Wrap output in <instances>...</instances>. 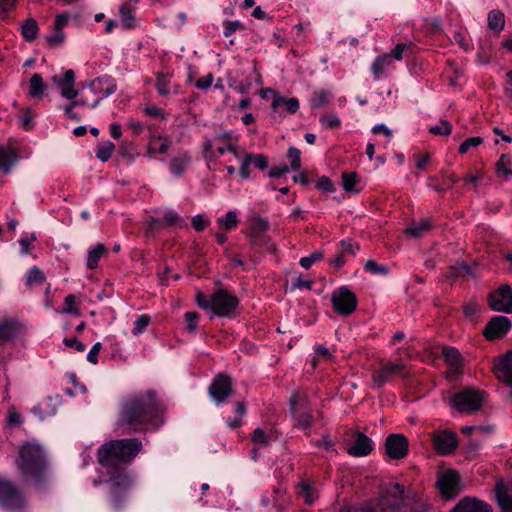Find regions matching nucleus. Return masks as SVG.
Masks as SVG:
<instances>
[{
  "instance_id": "1",
  "label": "nucleus",
  "mask_w": 512,
  "mask_h": 512,
  "mask_svg": "<svg viewBox=\"0 0 512 512\" xmlns=\"http://www.w3.org/2000/svg\"><path fill=\"white\" fill-rule=\"evenodd\" d=\"M164 411L156 390L133 392L120 402L115 429L121 435L155 431L163 424Z\"/></svg>"
},
{
  "instance_id": "2",
  "label": "nucleus",
  "mask_w": 512,
  "mask_h": 512,
  "mask_svg": "<svg viewBox=\"0 0 512 512\" xmlns=\"http://www.w3.org/2000/svg\"><path fill=\"white\" fill-rule=\"evenodd\" d=\"M142 449L138 438L110 440L99 447L97 457L104 468L115 469L119 464H130Z\"/></svg>"
},
{
  "instance_id": "3",
  "label": "nucleus",
  "mask_w": 512,
  "mask_h": 512,
  "mask_svg": "<svg viewBox=\"0 0 512 512\" xmlns=\"http://www.w3.org/2000/svg\"><path fill=\"white\" fill-rule=\"evenodd\" d=\"M16 465L23 477L41 482L48 469L45 449L37 442H25L18 448Z\"/></svg>"
},
{
  "instance_id": "4",
  "label": "nucleus",
  "mask_w": 512,
  "mask_h": 512,
  "mask_svg": "<svg viewBox=\"0 0 512 512\" xmlns=\"http://www.w3.org/2000/svg\"><path fill=\"white\" fill-rule=\"evenodd\" d=\"M386 508L391 512H427L428 505L403 484L391 481L386 484Z\"/></svg>"
},
{
  "instance_id": "5",
  "label": "nucleus",
  "mask_w": 512,
  "mask_h": 512,
  "mask_svg": "<svg viewBox=\"0 0 512 512\" xmlns=\"http://www.w3.org/2000/svg\"><path fill=\"white\" fill-rule=\"evenodd\" d=\"M197 305L205 310H212L213 314L219 317H232L239 304V299L226 289L216 290L210 297L202 292L196 294Z\"/></svg>"
},
{
  "instance_id": "6",
  "label": "nucleus",
  "mask_w": 512,
  "mask_h": 512,
  "mask_svg": "<svg viewBox=\"0 0 512 512\" xmlns=\"http://www.w3.org/2000/svg\"><path fill=\"white\" fill-rule=\"evenodd\" d=\"M484 395V392L468 387L456 393L450 405L460 413H473L481 409Z\"/></svg>"
},
{
  "instance_id": "7",
  "label": "nucleus",
  "mask_w": 512,
  "mask_h": 512,
  "mask_svg": "<svg viewBox=\"0 0 512 512\" xmlns=\"http://www.w3.org/2000/svg\"><path fill=\"white\" fill-rule=\"evenodd\" d=\"M0 504L10 510L21 509L25 499L21 490L10 480L0 478Z\"/></svg>"
},
{
  "instance_id": "8",
  "label": "nucleus",
  "mask_w": 512,
  "mask_h": 512,
  "mask_svg": "<svg viewBox=\"0 0 512 512\" xmlns=\"http://www.w3.org/2000/svg\"><path fill=\"white\" fill-rule=\"evenodd\" d=\"M208 393L216 405H222L233 395V380L225 373L218 374L211 382Z\"/></svg>"
},
{
  "instance_id": "9",
  "label": "nucleus",
  "mask_w": 512,
  "mask_h": 512,
  "mask_svg": "<svg viewBox=\"0 0 512 512\" xmlns=\"http://www.w3.org/2000/svg\"><path fill=\"white\" fill-rule=\"evenodd\" d=\"M110 486V501L114 510L121 509L131 486V479L127 473H119L109 480Z\"/></svg>"
},
{
  "instance_id": "10",
  "label": "nucleus",
  "mask_w": 512,
  "mask_h": 512,
  "mask_svg": "<svg viewBox=\"0 0 512 512\" xmlns=\"http://www.w3.org/2000/svg\"><path fill=\"white\" fill-rule=\"evenodd\" d=\"M331 302L335 312L343 316L350 315L357 307L356 295L346 286L333 291Z\"/></svg>"
},
{
  "instance_id": "11",
  "label": "nucleus",
  "mask_w": 512,
  "mask_h": 512,
  "mask_svg": "<svg viewBox=\"0 0 512 512\" xmlns=\"http://www.w3.org/2000/svg\"><path fill=\"white\" fill-rule=\"evenodd\" d=\"M90 92L95 96L92 100L91 108L98 106L100 101L117 90L115 81L107 75L98 77L88 84Z\"/></svg>"
},
{
  "instance_id": "12",
  "label": "nucleus",
  "mask_w": 512,
  "mask_h": 512,
  "mask_svg": "<svg viewBox=\"0 0 512 512\" xmlns=\"http://www.w3.org/2000/svg\"><path fill=\"white\" fill-rule=\"evenodd\" d=\"M460 475L455 470L443 472L437 480V487L443 498L449 500L455 498L461 491Z\"/></svg>"
},
{
  "instance_id": "13",
  "label": "nucleus",
  "mask_w": 512,
  "mask_h": 512,
  "mask_svg": "<svg viewBox=\"0 0 512 512\" xmlns=\"http://www.w3.org/2000/svg\"><path fill=\"white\" fill-rule=\"evenodd\" d=\"M409 454V440L402 433H392L386 437V456L392 460H402Z\"/></svg>"
},
{
  "instance_id": "14",
  "label": "nucleus",
  "mask_w": 512,
  "mask_h": 512,
  "mask_svg": "<svg viewBox=\"0 0 512 512\" xmlns=\"http://www.w3.org/2000/svg\"><path fill=\"white\" fill-rule=\"evenodd\" d=\"M489 306L498 312L512 313V289L508 284L501 285L488 296Z\"/></svg>"
},
{
  "instance_id": "15",
  "label": "nucleus",
  "mask_w": 512,
  "mask_h": 512,
  "mask_svg": "<svg viewBox=\"0 0 512 512\" xmlns=\"http://www.w3.org/2000/svg\"><path fill=\"white\" fill-rule=\"evenodd\" d=\"M512 322L506 316H494L483 329L484 337L489 340L503 338L511 329Z\"/></svg>"
},
{
  "instance_id": "16",
  "label": "nucleus",
  "mask_w": 512,
  "mask_h": 512,
  "mask_svg": "<svg viewBox=\"0 0 512 512\" xmlns=\"http://www.w3.org/2000/svg\"><path fill=\"white\" fill-rule=\"evenodd\" d=\"M493 371L499 381L512 386V350L495 360Z\"/></svg>"
},
{
  "instance_id": "17",
  "label": "nucleus",
  "mask_w": 512,
  "mask_h": 512,
  "mask_svg": "<svg viewBox=\"0 0 512 512\" xmlns=\"http://www.w3.org/2000/svg\"><path fill=\"white\" fill-rule=\"evenodd\" d=\"M22 332V324L15 318L0 320V347L14 341Z\"/></svg>"
},
{
  "instance_id": "18",
  "label": "nucleus",
  "mask_w": 512,
  "mask_h": 512,
  "mask_svg": "<svg viewBox=\"0 0 512 512\" xmlns=\"http://www.w3.org/2000/svg\"><path fill=\"white\" fill-rule=\"evenodd\" d=\"M52 81L61 89V95L69 100L77 97L78 91L74 88L75 73L73 70H66L63 76L54 75Z\"/></svg>"
},
{
  "instance_id": "19",
  "label": "nucleus",
  "mask_w": 512,
  "mask_h": 512,
  "mask_svg": "<svg viewBox=\"0 0 512 512\" xmlns=\"http://www.w3.org/2000/svg\"><path fill=\"white\" fill-rule=\"evenodd\" d=\"M450 512H492V508L482 500L465 497Z\"/></svg>"
},
{
  "instance_id": "20",
  "label": "nucleus",
  "mask_w": 512,
  "mask_h": 512,
  "mask_svg": "<svg viewBox=\"0 0 512 512\" xmlns=\"http://www.w3.org/2000/svg\"><path fill=\"white\" fill-rule=\"evenodd\" d=\"M372 449L371 439L363 433H359L356 439L347 447V452L351 456L362 457L368 455Z\"/></svg>"
},
{
  "instance_id": "21",
  "label": "nucleus",
  "mask_w": 512,
  "mask_h": 512,
  "mask_svg": "<svg viewBox=\"0 0 512 512\" xmlns=\"http://www.w3.org/2000/svg\"><path fill=\"white\" fill-rule=\"evenodd\" d=\"M172 146V139L166 135H152L149 139L147 155L166 154Z\"/></svg>"
},
{
  "instance_id": "22",
  "label": "nucleus",
  "mask_w": 512,
  "mask_h": 512,
  "mask_svg": "<svg viewBox=\"0 0 512 512\" xmlns=\"http://www.w3.org/2000/svg\"><path fill=\"white\" fill-rule=\"evenodd\" d=\"M497 502L502 512H512V484L497 482L495 486Z\"/></svg>"
},
{
  "instance_id": "23",
  "label": "nucleus",
  "mask_w": 512,
  "mask_h": 512,
  "mask_svg": "<svg viewBox=\"0 0 512 512\" xmlns=\"http://www.w3.org/2000/svg\"><path fill=\"white\" fill-rule=\"evenodd\" d=\"M434 447L438 453L447 455L453 452L457 447V440L454 435L440 433L434 437Z\"/></svg>"
},
{
  "instance_id": "24",
  "label": "nucleus",
  "mask_w": 512,
  "mask_h": 512,
  "mask_svg": "<svg viewBox=\"0 0 512 512\" xmlns=\"http://www.w3.org/2000/svg\"><path fill=\"white\" fill-rule=\"evenodd\" d=\"M18 155L15 150L0 146V171L8 174L12 166L16 163Z\"/></svg>"
},
{
  "instance_id": "25",
  "label": "nucleus",
  "mask_w": 512,
  "mask_h": 512,
  "mask_svg": "<svg viewBox=\"0 0 512 512\" xmlns=\"http://www.w3.org/2000/svg\"><path fill=\"white\" fill-rule=\"evenodd\" d=\"M310 408L308 396L305 391L297 389L295 390L289 400L290 412L305 410Z\"/></svg>"
},
{
  "instance_id": "26",
  "label": "nucleus",
  "mask_w": 512,
  "mask_h": 512,
  "mask_svg": "<svg viewBox=\"0 0 512 512\" xmlns=\"http://www.w3.org/2000/svg\"><path fill=\"white\" fill-rule=\"evenodd\" d=\"M215 141L219 143L217 147V152L220 155H224L227 152H230L235 156H238L241 151L238 147L233 143L232 138L229 133H223L218 135L215 138Z\"/></svg>"
},
{
  "instance_id": "27",
  "label": "nucleus",
  "mask_w": 512,
  "mask_h": 512,
  "mask_svg": "<svg viewBox=\"0 0 512 512\" xmlns=\"http://www.w3.org/2000/svg\"><path fill=\"white\" fill-rule=\"evenodd\" d=\"M281 106H283L289 114H295L298 111L300 105L297 98H285L279 94H275L271 103V107L274 110H277Z\"/></svg>"
},
{
  "instance_id": "28",
  "label": "nucleus",
  "mask_w": 512,
  "mask_h": 512,
  "mask_svg": "<svg viewBox=\"0 0 512 512\" xmlns=\"http://www.w3.org/2000/svg\"><path fill=\"white\" fill-rule=\"evenodd\" d=\"M108 253L107 248L102 243L96 244L88 250L86 266L88 269L94 270L98 267L100 259Z\"/></svg>"
},
{
  "instance_id": "29",
  "label": "nucleus",
  "mask_w": 512,
  "mask_h": 512,
  "mask_svg": "<svg viewBox=\"0 0 512 512\" xmlns=\"http://www.w3.org/2000/svg\"><path fill=\"white\" fill-rule=\"evenodd\" d=\"M190 161H191V157L186 152L174 157L173 159H171L170 164H169L170 172L174 176H177V177L181 176L184 173V171L186 170Z\"/></svg>"
},
{
  "instance_id": "30",
  "label": "nucleus",
  "mask_w": 512,
  "mask_h": 512,
  "mask_svg": "<svg viewBox=\"0 0 512 512\" xmlns=\"http://www.w3.org/2000/svg\"><path fill=\"white\" fill-rule=\"evenodd\" d=\"M415 45L412 42L409 43H398L389 54H386V58L390 57L394 60L400 61L403 58H408L414 54Z\"/></svg>"
},
{
  "instance_id": "31",
  "label": "nucleus",
  "mask_w": 512,
  "mask_h": 512,
  "mask_svg": "<svg viewBox=\"0 0 512 512\" xmlns=\"http://www.w3.org/2000/svg\"><path fill=\"white\" fill-rule=\"evenodd\" d=\"M293 418L294 427L306 429L311 426L313 422L312 410L311 408L299 411L290 412Z\"/></svg>"
},
{
  "instance_id": "32",
  "label": "nucleus",
  "mask_w": 512,
  "mask_h": 512,
  "mask_svg": "<svg viewBox=\"0 0 512 512\" xmlns=\"http://www.w3.org/2000/svg\"><path fill=\"white\" fill-rule=\"evenodd\" d=\"M431 219H421L417 223H413L410 227L405 229V233L415 238H420L432 229Z\"/></svg>"
},
{
  "instance_id": "33",
  "label": "nucleus",
  "mask_w": 512,
  "mask_h": 512,
  "mask_svg": "<svg viewBox=\"0 0 512 512\" xmlns=\"http://www.w3.org/2000/svg\"><path fill=\"white\" fill-rule=\"evenodd\" d=\"M498 177L509 178L512 176V160L509 154H502L495 164Z\"/></svg>"
},
{
  "instance_id": "34",
  "label": "nucleus",
  "mask_w": 512,
  "mask_h": 512,
  "mask_svg": "<svg viewBox=\"0 0 512 512\" xmlns=\"http://www.w3.org/2000/svg\"><path fill=\"white\" fill-rule=\"evenodd\" d=\"M488 27L494 31L497 35L504 29L505 16L500 10H492L488 13Z\"/></svg>"
},
{
  "instance_id": "35",
  "label": "nucleus",
  "mask_w": 512,
  "mask_h": 512,
  "mask_svg": "<svg viewBox=\"0 0 512 512\" xmlns=\"http://www.w3.org/2000/svg\"><path fill=\"white\" fill-rule=\"evenodd\" d=\"M248 237L252 246L265 248L269 252L276 251V246L265 233H249Z\"/></svg>"
},
{
  "instance_id": "36",
  "label": "nucleus",
  "mask_w": 512,
  "mask_h": 512,
  "mask_svg": "<svg viewBox=\"0 0 512 512\" xmlns=\"http://www.w3.org/2000/svg\"><path fill=\"white\" fill-rule=\"evenodd\" d=\"M120 16L122 21V26L127 29H131L135 27L136 24V18H135V11L134 8L129 3H124L120 7Z\"/></svg>"
},
{
  "instance_id": "37",
  "label": "nucleus",
  "mask_w": 512,
  "mask_h": 512,
  "mask_svg": "<svg viewBox=\"0 0 512 512\" xmlns=\"http://www.w3.org/2000/svg\"><path fill=\"white\" fill-rule=\"evenodd\" d=\"M442 355L447 365L454 367V370H456L457 367L462 366L463 358L456 348L445 347L442 351Z\"/></svg>"
},
{
  "instance_id": "38",
  "label": "nucleus",
  "mask_w": 512,
  "mask_h": 512,
  "mask_svg": "<svg viewBox=\"0 0 512 512\" xmlns=\"http://www.w3.org/2000/svg\"><path fill=\"white\" fill-rule=\"evenodd\" d=\"M38 32L39 28L35 19L29 18L22 24L21 34L26 41H34L38 36Z\"/></svg>"
},
{
  "instance_id": "39",
  "label": "nucleus",
  "mask_w": 512,
  "mask_h": 512,
  "mask_svg": "<svg viewBox=\"0 0 512 512\" xmlns=\"http://www.w3.org/2000/svg\"><path fill=\"white\" fill-rule=\"evenodd\" d=\"M46 85L40 74H33L29 82V95L33 98H41L44 95Z\"/></svg>"
},
{
  "instance_id": "40",
  "label": "nucleus",
  "mask_w": 512,
  "mask_h": 512,
  "mask_svg": "<svg viewBox=\"0 0 512 512\" xmlns=\"http://www.w3.org/2000/svg\"><path fill=\"white\" fill-rule=\"evenodd\" d=\"M342 186L346 192L359 193L357 174L355 172H344L342 174Z\"/></svg>"
},
{
  "instance_id": "41",
  "label": "nucleus",
  "mask_w": 512,
  "mask_h": 512,
  "mask_svg": "<svg viewBox=\"0 0 512 512\" xmlns=\"http://www.w3.org/2000/svg\"><path fill=\"white\" fill-rule=\"evenodd\" d=\"M171 81L168 74L162 72L157 74L155 87L161 96H168L170 94Z\"/></svg>"
},
{
  "instance_id": "42",
  "label": "nucleus",
  "mask_w": 512,
  "mask_h": 512,
  "mask_svg": "<svg viewBox=\"0 0 512 512\" xmlns=\"http://www.w3.org/2000/svg\"><path fill=\"white\" fill-rule=\"evenodd\" d=\"M115 151V145L111 141H106L100 144L96 151V157L102 161H108Z\"/></svg>"
},
{
  "instance_id": "43",
  "label": "nucleus",
  "mask_w": 512,
  "mask_h": 512,
  "mask_svg": "<svg viewBox=\"0 0 512 512\" xmlns=\"http://www.w3.org/2000/svg\"><path fill=\"white\" fill-rule=\"evenodd\" d=\"M236 159L241 161L240 167H239V174L243 179H249L251 175L250 171V160L248 159V152L241 150L238 154V156H235Z\"/></svg>"
},
{
  "instance_id": "44",
  "label": "nucleus",
  "mask_w": 512,
  "mask_h": 512,
  "mask_svg": "<svg viewBox=\"0 0 512 512\" xmlns=\"http://www.w3.org/2000/svg\"><path fill=\"white\" fill-rule=\"evenodd\" d=\"M63 313L71 314L74 316L80 315V305L76 301L75 295L69 294L65 297Z\"/></svg>"
},
{
  "instance_id": "45",
  "label": "nucleus",
  "mask_w": 512,
  "mask_h": 512,
  "mask_svg": "<svg viewBox=\"0 0 512 512\" xmlns=\"http://www.w3.org/2000/svg\"><path fill=\"white\" fill-rule=\"evenodd\" d=\"M238 217L235 211H228L224 217L218 219L219 225L226 230H232L238 225Z\"/></svg>"
},
{
  "instance_id": "46",
  "label": "nucleus",
  "mask_w": 512,
  "mask_h": 512,
  "mask_svg": "<svg viewBox=\"0 0 512 512\" xmlns=\"http://www.w3.org/2000/svg\"><path fill=\"white\" fill-rule=\"evenodd\" d=\"M270 228V224L267 219L262 218L261 216H254L252 218V223L250 227L249 233H266Z\"/></svg>"
},
{
  "instance_id": "47",
  "label": "nucleus",
  "mask_w": 512,
  "mask_h": 512,
  "mask_svg": "<svg viewBox=\"0 0 512 512\" xmlns=\"http://www.w3.org/2000/svg\"><path fill=\"white\" fill-rule=\"evenodd\" d=\"M393 373H399L403 378L411 376V372L405 367V364L402 361L397 363H386V375Z\"/></svg>"
},
{
  "instance_id": "48",
  "label": "nucleus",
  "mask_w": 512,
  "mask_h": 512,
  "mask_svg": "<svg viewBox=\"0 0 512 512\" xmlns=\"http://www.w3.org/2000/svg\"><path fill=\"white\" fill-rule=\"evenodd\" d=\"M45 280V275L37 267L31 268L27 273L26 284L28 286L41 284Z\"/></svg>"
},
{
  "instance_id": "49",
  "label": "nucleus",
  "mask_w": 512,
  "mask_h": 512,
  "mask_svg": "<svg viewBox=\"0 0 512 512\" xmlns=\"http://www.w3.org/2000/svg\"><path fill=\"white\" fill-rule=\"evenodd\" d=\"M150 321H151L150 316L144 315V314L143 315H139L137 317L136 321L134 322V327L132 329V333L135 336L140 335L148 327V325L150 324Z\"/></svg>"
},
{
  "instance_id": "50",
  "label": "nucleus",
  "mask_w": 512,
  "mask_h": 512,
  "mask_svg": "<svg viewBox=\"0 0 512 512\" xmlns=\"http://www.w3.org/2000/svg\"><path fill=\"white\" fill-rule=\"evenodd\" d=\"M287 157L291 161L290 166L292 170H298L301 167V152L296 147H290L287 152Z\"/></svg>"
},
{
  "instance_id": "51",
  "label": "nucleus",
  "mask_w": 512,
  "mask_h": 512,
  "mask_svg": "<svg viewBox=\"0 0 512 512\" xmlns=\"http://www.w3.org/2000/svg\"><path fill=\"white\" fill-rule=\"evenodd\" d=\"M319 121L327 129L337 128L341 125V120L336 114L322 115Z\"/></svg>"
},
{
  "instance_id": "52",
  "label": "nucleus",
  "mask_w": 512,
  "mask_h": 512,
  "mask_svg": "<svg viewBox=\"0 0 512 512\" xmlns=\"http://www.w3.org/2000/svg\"><path fill=\"white\" fill-rule=\"evenodd\" d=\"M252 440L257 445L267 446L269 445L271 438L263 429L257 428L252 433Z\"/></svg>"
},
{
  "instance_id": "53",
  "label": "nucleus",
  "mask_w": 512,
  "mask_h": 512,
  "mask_svg": "<svg viewBox=\"0 0 512 512\" xmlns=\"http://www.w3.org/2000/svg\"><path fill=\"white\" fill-rule=\"evenodd\" d=\"M339 245L340 251L344 255H356V253L360 250L358 243L350 239L342 240Z\"/></svg>"
},
{
  "instance_id": "54",
  "label": "nucleus",
  "mask_w": 512,
  "mask_h": 512,
  "mask_svg": "<svg viewBox=\"0 0 512 512\" xmlns=\"http://www.w3.org/2000/svg\"><path fill=\"white\" fill-rule=\"evenodd\" d=\"M248 159L251 165L259 170H265L268 167V160L263 154L248 153Z\"/></svg>"
},
{
  "instance_id": "55",
  "label": "nucleus",
  "mask_w": 512,
  "mask_h": 512,
  "mask_svg": "<svg viewBox=\"0 0 512 512\" xmlns=\"http://www.w3.org/2000/svg\"><path fill=\"white\" fill-rule=\"evenodd\" d=\"M224 31L223 35L225 37H230L233 35L237 30L244 29L243 24L239 20H225L223 21Z\"/></svg>"
},
{
  "instance_id": "56",
  "label": "nucleus",
  "mask_w": 512,
  "mask_h": 512,
  "mask_svg": "<svg viewBox=\"0 0 512 512\" xmlns=\"http://www.w3.org/2000/svg\"><path fill=\"white\" fill-rule=\"evenodd\" d=\"M324 254L321 251H315L311 253L309 256L302 257L299 261V264L304 269H309L316 261L323 259Z\"/></svg>"
},
{
  "instance_id": "57",
  "label": "nucleus",
  "mask_w": 512,
  "mask_h": 512,
  "mask_svg": "<svg viewBox=\"0 0 512 512\" xmlns=\"http://www.w3.org/2000/svg\"><path fill=\"white\" fill-rule=\"evenodd\" d=\"M451 131L452 125L446 120H441L439 125L430 128V132L435 135L448 136L451 134Z\"/></svg>"
},
{
  "instance_id": "58",
  "label": "nucleus",
  "mask_w": 512,
  "mask_h": 512,
  "mask_svg": "<svg viewBox=\"0 0 512 512\" xmlns=\"http://www.w3.org/2000/svg\"><path fill=\"white\" fill-rule=\"evenodd\" d=\"M337 512H377V510L371 503H366L361 506H345Z\"/></svg>"
},
{
  "instance_id": "59",
  "label": "nucleus",
  "mask_w": 512,
  "mask_h": 512,
  "mask_svg": "<svg viewBox=\"0 0 512 512\" xmlns=\"http://www.w3.org/2000/svg\"><path fill=\"white\" fill-rule=\"evenodd\" d=\"M328 103V93L321 90L314 92L311 98V106L314 108L321 107Z\"/></svg>"
},
{
  "instance_id": "60",
  "label": "nucleus",
  "mask_w": 512,
  "mask_h": 512,
  "mask_svg": "<svg viewBox=\"0 0 512 512\" xmlns=\"http://www.w3.org/2000/svg\"><path fill=\"white\" fill-rule=\"evenodd\" d=\"M483 139L481 137H471L467 138L459 147V153L465 154L469 151L471 147H477L482 144Z\"/></svg>"
},
{
  "instance_id": "61",
  "label": "nucleus",
  "mask_w": 512,
  "mask_h": 512,
  "mask_svg": "<svg viewBox=\"0 0 512 512\" xmlns=\"http://www.w3.org/2000/svg\"><path fill=\"white\" fill-rule=\"evenodd\" d=\"M364 270L372 275L384 274V266L376 263L374 260L369 259L364 264Z\"/></svg>"
},
{
  "instance_id": "62",
  "label": "nucleus",
  "mask_w": 512,
  "mask_h": 512,
  "mask_svg": "<svg viewBox=\"0 0 512 512\" xmlns=\"http://www.w3.org/2000/svg\"><path fill=\"white\" fill-rule=\"evenodd\" d=\"M313 286L312 280H304L302 277L298 276L294 278L291 282V291H294L296 289H307L311 290Z\"/></svg>"
},
{
  "instance_id": "63",
  "label": "nucleus",
  "mask_w": 512,
  "mask_h": 512,
  "mask_svg": "<svg viewBox=\"0 0 512 512\" xmlns=\"http://www.w3.org/2000/svg\"><path fill=\"white\" fill-rule=\"evenodd\" d=\"M186 321V329L189 332H194L198 325L199 314L197 312H187L184 316Z\"/></svg>"
},
{
  "instance_id": "64",
  "label": "nucleus",
  "mask_w": 512,
  "mask_h": 512,
  "mask_svg": "<svg viewBox=\"0 0 512 512\" xmlns=\"http://www.w3.org/2000/svg\"><path fill=\"white\" fill-rule=\"evenodd\" d=\"M45 39L52 47H54L64 42L65 35L62 31L55 30L52 35L46 36Z\"/></svg>"
}]
</instances>
